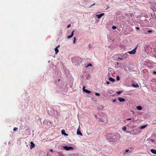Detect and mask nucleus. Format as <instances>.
Segmentation results:
<instances>
[{"label": "nucleus", "instance_id": "12", "mask_svg": "<svg viewBox=\"0 0 156 156\" xmlns=\"http://www.w3.org/2000/svg\"><path fill=\"white\" fill-rule=\"evenodd\" d=\"M136 108L137 110H141L142 109V108L141 106H138L136 107Z\"/></svg>", "mask_w": 156, "mask_h": 156}, {"label": "nucleus", "instance_id": "38", "mask_svg": "<svg viewBox=\"0 0 156 156\" xmlns=\"http://www.w3.org/2000/svg\"><path fill=\"white\" fill-rule=\"evenodd\" d=\"M60 45H58L56 47H57V48L59 47Z\"/></svg>", "mask_w": 156, "mask_h": 156}, {"label": "nucleus", "instance_id": "15", "mask_svg": "<svg viewBox=\"0 0 156 156\" xmlns=\"http://www.w3.org/2000/svg\"><path fill=\"white\" fill-rule=\"evenodd\" d=\"M147 126V125H145L142 126L140 127V129H143L145 128Z\"/></svg>", "mask_w": 156, "mask_h": 156}, {"label": "nucleus", "instance_id": "31", "mask_svg": "<svg viewBox=\"0 0 156 156\" xmlns=\"http://www.w3.org/2000/svg\"><path fill=\"white\" fill-rule=\"evenodd\" d=\"M129 151V150L128 149H126V150H125V151H126V152H128Z\"/></svg>", "mask_w": 156, "mask_h": 156}, {"label": "nucleus", "instance_id": "8", "mask_svg": "<svg viewBox=\"0 0 156 156\" xmlns=\"http://www.w3.org/2000/svg\"><path fill=\"white\" fill-rule=\"evenodd\" d=\"M61 133L62 135H64L65 136H68V134L66 133H65V131L64 129H62L61 131Z\"/></svg>", "mask_w": 156, "mask_h": 156}, {"label": "nucleus", "instance_id": "16", "mask_svg": "<svg viewBox=\"0 0 156 156\" xmlns=\"http://www.w3.org/2000/svg\"><path fill=\"white\" fill-rule=\"evenodd\" d=\"M128 55V54L127 53H125L123 54V56L125 57V58H126L127 56Z\"/></svg>", "mask_w": 156, "mask_h": 156}, {"label": "nucleus", "instance_id": "40", "mask_svg": "<svg viewBox=\"0 0 156 156\" xmlns=\"http://www.w3.org/2000/svg\"><path fill=\"white\" fill-rule=\"evenodd\" d=\"M57 113V112L56 111Z\"/></svg>", "mask_w": 156, "mask_h": 156}, {"label": "nucleus", "instance_id": "9", "mask_svg": "<svg viewBox=\"0 0 156 156\" xmlns=\"http://www.w3.org/2000/svg\"><path fill=\"white\" fill-rule=\"evenodd\" d=\"M132 86L134 87H139L138 84L137 83H133Z\"/></svg>", "mask_w": 156, "mask_h": 156}, {"label": "nucleus", "instance_id": "10", "mask_svg": "<svg viewBox=\"0 0 156 156\" xmlns=\"http://www.w3.org/2000/svg\"><path fill=\"white\" fill-rule=\"evenodd\" d=\"M118 99L120 102H123L125 101V100L124 98H118Z\"/></svg>", "mask_w": 156, "mask_h": 156}, {"label": "nucleus", "instance_id": "37", "mask_svg": "<svg viewBox=\"0 0 156 156\" xmlns=\"http://www.w3.org/2000/svg\"><path fill=\"white\" fill-rule=\"evenodd\" d=\"M50 151L51 152H52L53 151V150L52 149H51Z\"/></svg>", "mask_w": 156, "mask_h": 156}, {"label": "nucleus", "instance_id": "32", "mask_svg": "<svg viewBox=\"0 0 156 156\" xmlns=\"http://www.w3.org/2000/svg\"><path fill=\"white\" fill-rule=\"evenodd\" d=\"M131 120V118H128V119H126V120Z\"/></svg>", "mask_w": 156, "mask_h": 156}, {"label": "nucleus", "instance_id": "23", "mask_svg": "<svg viewBox=\"0 0 156 156\" xmlns=\"http://www.w3.org/2000/svg\"><path fill=\"white\" fill-rule=\"evenodd\" d=\"M74 30L71 33V35L72 36V37H73V35L74 34L73 33H74Z\"/></svg>", "mask_w": 156, "mask_h": 156}, {"label": "nucleus", "instance_id": "20", "mask_svg": "<svg viewBox=\"0 0 156 156\" xmlns=\"http://www.w3.org/2000/svg\"><path fill=\"white\" fill-rule=\"evenodd\" d=\"M112 28L113 30H115L116 28V27L115 26H113L112 27Z\"/></svg>", "mask_w": 156, "mask_h": 156}, {"label": "nucleus", "instance_id": "3", "mask_svg": "<svg viewBox=\"0 0 156 156\" xmlns=\"http://www.w3.org/2000/svg\"><path fill=\"white\" fill-rule=\"evenodd\" d=\"M64 149H65L66 150H73V147L70 146L68 147V146H64L63 147Z\"/></svg>", "mask_w": 156, "mask_h": 156}, {"label": "nucleus", "instance_id": "28", "mask_svg": "<svg viewBox=\"0 0 156 156\" xmlns=\"http://www.w3.org/2000/svg\"><path fill=\"white\" fill-rule=\"evenodd\" d=\"M116 101H117V99H115L113 100V102H116Z\"/></svg>", "mask_w": 156, "mask_h": 156}, {"label": "nucleus", "instance_id": "7", "mask_svg": "<svg viewBox=\"0 0 156 156\" xmlns=\"http://www.w3.org/2000/svg\"><path fill=\"white\" fill-rule=\"evenodd\" d=\"M77 135H80L81 136H83V134H82V133L80 131V130L79 128L77 129Z\"/></svg>", "mask_w": 156, "mask_h": 156}, {"label": "nucleus", "instance_id": "14", "mask_svg": "<svg viewBox=\"0 0 156 156\" xmlns=\"http://www.w3.org/2000/svg\"><path fill=\"white\" fill-rule=\"evenodd\" d=\"M55 53L56 54H57L59 50L58 48H57V47H56V48H55Z\"/></svg>", "mask_w": 156, "mask_h": 156}, {"label": "nucleus", "instance_id": "24", "mask_svg": "<svg viewBox=\"0 0 156 156\" xmlns=\"http://www.w3.org/2000/svg\"><path fill=\"white\" fill-rule=\"evenodd\" d=\"M152 32V30H149L147 31V32L149 33H151Z\"/></svg>", "mask_w": 156, "mask_h": 156}, {"label": "nucleus", "instance_id": "36", "mask_svg": "<svg viewBox=\"0 0 156 156\" xmlns=\"http://www.w3.org/2000/svg\"><path fill=\"white\" fill-rule=\"evenodd\" d=\"M95 4V3H94V4H93V5H91L90 7H91V6H93V5H94Z\"/></svg>", "mask_w": 156, "mask_h": 156}, {"label": "nucleus", "instance_id": "13", "mask_svg": "<svg viewBox=\"0 0 156 156\" xmlns=\"http://www.w3.org/2000/svg\"><path fill=\"white\" fill-rule=\"evenodd\" d=\"M109 80L111 81L114 82L115 81V80L112 77L109 78Z\"/></svg>", "mask_w": 156, "mask_h": 156}, {"label": "nucleus", "instance_id": "21", "mask_svg": "<svg viewBox=\"0 0 156 156\" xmlns=\"http://www.w3.org/2000/svg\"><path fill=\"white\" fill-rule=\"evenodd\" d=\"M121 91H117L116 92V93L119 94H120L121 93Z\"/></svg>", "mask_w": 156, "mask_h": 156}, {"label": "nucleus", "instance_id": "33", "mask_svg": "<svg viewBox=\"0 0 156 156\" xmlns=\"http://www.w3.org/2000/svg\"><path fill=\"white\" fill-rule=\"evenodd\" d=\"M118 59H119V60H122V58H118Z\"/></svg>", "mask_w": 156, "mask_h": 156}, {"label": "nucleus", "instance_id": "5", "mask_svg": "<svg viewBox=\"0 0 156 156\" xmlns=\"http://www.w3.org/2000/svg\"><path fill=\"white\" fill-rule=\"evenodd\" d=\"M30 144H31L30 147V149H32L34 147L35 144L33 142L31 141L30 142Z\"/></svg>", "mask_w": 156, "mask_h": 156}, {"label": "nucleus", "instance_id": "22", "mask_svg": "<svg viewBox=\"0 0 156 156\" xmlns=\"http://www.w3.org/2000/svg\"><path fill=\"white\" fill-rule=\"evenodd\" d=\"M119 76H118L117 77H116V80H119Z\"/></svg>", "mask_w": 156, "mask_h": 156}, {"label": "nucleus", "instance_id": "30", "mask_svg": "<svg viewBox=\"0 0 156 156\" xmlns=\"http://www.w3.org/2000/svg\"><path fill=\"white\" fill-rule=\"evenodd\" d=\"M70 26H71L70 24L69 25H68L67 26V28H69L70 27Z\"/></svg>", "mask_w": 156, "mask_h": 156}, {"label": "nucleus", "instance_id": "4", "mask_svg": "<svg viewBox=\"0 0 156 156\" xmlns=\"http://www.w3.org/2000/svg\"><path fill=\"white\" fill-rule=\"evenodd\" d=\"M85 88V87L83 86V91H84V92H85L87 93H88V94H89L91 92L90 91H89L85 89H84Z\"/></svg>", "mask_w": 156, "mask_h": 156}, {"label": "nucleus", "instance_id": "11", "mask_svg": "<svg viewBox=\"0 0 156 156\" xmlns=\"http://www.w3.org/2000/svg\"><path fill=\"white\" fill-rule=\"evenodd\" d=\"M151 152L153 154H156V150L154 149H151Z\"/></svg>", "mask_w": 156, "mask_h": 156}, {"label": "nucleus", "instance_id": "34", "mask_svg": "<svg viewBox=\"0 0 156 156\" xmlns=\"http://www.w3.org/2000/svg\"><path fill=\"white\" fill-rule=\"evenodd\" d=\"M109 81H108V82H106V83L107 84H109Z\"/></svg>", "mask_w": 156, "mask_h": 156}, {"label": "nucleus", "instance_id": "29", "mask_svg": "<svg viewBox=\"0 0 156 156\" xmlns=\"http://www.w3.org/2000/svg\"><path fill=\"white\" fill-rule=\"evenodd\" d=\"M136 29L137 30H139V28L138 27H136Z\"/></svg>", "mask_w": 156, "mask_h": 156}, {"label": "nucleus", "instance_id": "19", "mask_svg": "<svg viewBox=\"0 0 156 156\" xmlns=\"http://www.w3.org/2000/svg\"><path fill=\"white\" fill-rule=\"evenodd\" d=\"M92 64H91V63H89V64H88L87 66H86V67H88L89 66H92Z\"/></svg>", "mask_w": 156, "mask_h": 156}, {"label": "nucleus", "instance_id": "6", "mask_svg": "<svg viewBox=\"0 0 156 156\" xmlns=\"http://www.w3.org/2000/svg\"><path fill=\"white\" fill-rule=\"evenodd\" d=\"M104 15L105 14L104 13H102L99 15H97L96 16L98 18L100 19L101 18L102 16Z\"/></svg>", "mask_w": 156, "mask_h": 156}, {"label": "nucleus", "instance_id": "1", "mask_svg": "<svg viewBox=\"0 0 156 156\" xmlns=\"http://www.w3.org/2000/svg\"><path fill=\"white\" fill-rule=\"evenodd\" d=\"M107 139L110 143H115L117 141V136L112 134H109L107 135Z\"/></svg>", "mask_w": 156, "mask_h": 156}, {"label": "nucleus", "instance_id": "39", "mask_svg": "<svg viewBox=\"0 0 156 156\" xmlns=\"http://www.w3.org/2000/svg\"><path fill=\"white\" fill-rule=\"evenodd\" d=\"M60 80V79H59L58 80V81H59Z\"/></svg>", "mask_w": 156, "mask_h": 156}, {"label": "nucleus", "instance_id": "27", "mask_svg": "<svg viewBox=\"0 0 156 156\" xmlns=\"http://www.w3.org/2000/svg\"><path fill=\"white\" fill-rule=\"evenodd\" d=\"M75 41H76V38L74 37V40L73 41V43H75Z\"/></svg>", "mask_w": 156, "mask_h": 156}, {"label": "nucleus", "instance_id": "25", "mask_svg": "<svg viewBox=\"0 0 156 156\" xmlns=\"http://www.w3.org/2000/svg\"><path fill=\"white\" fill-rule=\"evenodd\" d=\"M17 129H18L17 128L14 127L13 129V130L14 131L16 130Z\"/></svg>", "mask_w": 156, "mask_h": 156}, {"label": "nucleus", "instance_id": "17", "mask_svg": "<svg viewBox=\"0 0 156 156\" xmlns=\"http://www.w3.org/2000/svg\"><path fill=\"white\" fill-rule=\"evenodd\" d=\"M122 129L124 130H126V126H124L122 128Z\"/></svg>", "mask_w": 156, "mask_h": 156}, {"label": "nucleus", "instance_id": "2", "mask_svg": "<svg viewBox=\"0 0 156 156\" xmlns=\"http://www.w3.org/2000/svg\"><path fill=\"white\" fill-rule=\"evenodd\" d=\"M136 48H137L136 47L134 49H133L131 51H129L127 52V53H128L131 54H134L136 52Z\"/></svg>", "mask_w": 156, "mask_h": 156}, {"label": "nucleus", "instance_id": "35", "mask_svg": "<svg viewBox=\"0 0 156 156\" xmlns=\"http://www.w3.org/2000/svg\"><path fill=\"white\" fill-rule=\"evenodd\" d=\"M154 74H156V71H154Z\"/></svg>", "mask_w": 156, "mask_h": 156}, {"label": "nucleus", "instance_id": "18", "mask_svg": "<svg viewBox=\"0 0 156 156\" xmlns=\"http://www.w3.org/2000/svg\"><path fill=\"white\" fill-rule=\"evenodd\" d=\"M95 95L98 96H99L100 95V94L99 93H97V92L95 93Z\"/></svg>", "mask_w": 156, "mask_h": 156}, {"label": "nucleus", "instance_id": "26", "mask_svg": "<svg viewBox=\"0 0 156 156\" xmlns=\"http://www.w3.org/2000/svg\"><path fill=\"white\" fill-rule=\"evenodd\" d=\"M72 37V36L70 35H69V36H68V37H67V38H70L71 37Z\"/></svg>", "mask_w": 156, "mask_h": 156}]
</instances>
